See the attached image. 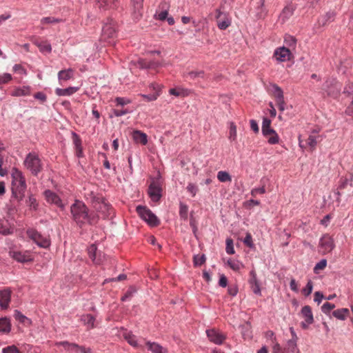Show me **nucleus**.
Returning a JSON list of instances; mask_svg holds the SVG:
<instances>
[{"mask_svg":"<svg viewBox=\"0 0 353 353\" xmlns=\"http://www.w3.org/2000/svg\"><path fill=\"white\" fill-rule=\"evenodd\" d=\"M70 212L73 220L80 228L85 224L94 225L98 222L99 216L94 212H90L88 208L81 201H75L70 207Z\"/></svg>","mask_w":353,"mask_h":353,"instance_id":"f257e3e1","label":"nucleus"},{"mask_svg":"<svg viewBox=\"0 0 353 353\" xmlns=\"http://www.w3.org/2000/svg\"><path fill=\"white\" fill-rule=\"evenodd\" d=\"M11 191L9 211L14 214L21 210V200L22 199V173L14 168L12 172Z\"/></svg>","mask_w":353,"mask_h":353,"instance_id":"f03ea898","label":"nucleus"},{"mask_svg":"<svg viewBox=\"0 0 353 353\" xmlns=\"http://www.w3.org/2000/svg\"><path fill=\"white\" fill-rule=\"evenodd\" d=\"M23 165L34 175L37 176L42 170V164L39 155L34 152H30L27 154Z\"/></svg>","mask_w":353,"mask_h":353,"instance_id":"7ed1b4c3","label":"nucleus"},{"mask_svg":"<svg viewBox=\"0 0 353 353\" xmlns=\"http://www.w3.org/2000/svg\"><path fill=\"white\" fill-rule=\"evenodd\" d=\"M93 208L99 212H101L104 218H108L112 213L113 209L111 205L106 202L102 196H94L92 199Z\"/></svg>","mask_w":353,"mask_h":353,"instance_id":"20e7f679","label":"nucleus"},{"mask_svg":"<svg viewBox=\"0 0 353 353\" xmlns=\"http://www.w3.org/2000/svg\"><path fill=\"white\" fill-rule=\"evenodd\" d=\"M136 210L139 216L150 226L156 227L160 224L157 216L146 206L138 205Z\"/></svg>","mask_w":353,"mask_h":353,"instance_id":"39448f33","label":"nucleus"},{"mask_svg":"<svg viewBox=\"0 0 353 353\" xmlns=\"http://www.w3.org/2000/svg\"><path fill=\"white\" fill-rule=\"evenodd\" d=\"M28 238L33 241L38 246L47 248L50 246V241L43 237L37 230L34 228H30L26 231Z\"/></svg>","mask_w":353,"mask_h":353,"instance_id":"423d86ee","label":"nucleus"},{"mask_svg":"<svg viewBox=\"0 0 353 353\" xmlns=\"http://www.w3.org/2000/svg\"><path fill=\"white\" fill-rule=\"evenodd\" d=\"M161 191L162 188L161 187V184L158 180H153L150 184L148 193L150 199L152 201L157 202L159 201L161 196Z\"/></svg>","mask_w":353,"mask_h":353,"instance_id":"0eeeda50","label":"nucleus"},{"mask_svg":"<svg viewBox=\"0 0 353 353\" xmlns=\"http://www.w3.org/2000/svg\"><path fill=\"white\" fill-rule=\"evenodd\" d=\"M301 314L305 320L301 323V327L305 330L308 327L309 325L314 323V317L311 307L310 305L303 306L301 310Z\"/></svg>","mask_w":353,"mask_h":353,"instance_id":"6e6552de","label":"nucleus"},{"mask_svg":"<svg viewBox=\"0 0 353 353\" xmlns=\"http://www.w3.org/2000/svg\"><path fill=\"white\" fill-rule=\"evenodd\" d=\"M320 252L323 254L330 252L334 248L333 239L329 234L323 235L320 239Z\"/></svg>","mask_w":353,"mask_h":353,"instance_id":"1a4fd4ad","label":"nucleus"},{"mask_svg":"<svg viewBox=\"0 0 353 353\" xmlns=\"http://www.w3.org/2000/svg\"><path fill=\"white\" fill-rule=\"evenodd\" d=\"M65 350H70L74 353H92V349L90 347H85L80 346L74 343H69L68 341H63L60 343Z\"/></svg>","mask_w":353,"mask_h":353,"instance_id":"9d476101","label":"nucleus"},{"mask_svg":"<svg viewBox=\"0 0 353 353\" xmlns=\"http://www.w3.org/2000/svg\"><path fill=\"white\" fill-rule=\"evenodd\" d=\"M43 195L48 203L54 204L61 209L64 208V205L63 204L61 199L55 192L50 190H46L44 191Z\"/></svg>","mask_w":353,"mask_h":353,"instance_id":"9b49d317","label":"nucleus"},{"mask_svg":"<svg viewBox=\"0 0 353 353\" xmlns=\"http://www.w3.org/2000/svg\"><path fill=\"white\" fill-rule=\"evenodd\" d=\"M250 278L248 281L250 288L254 294L256 295H261V291L260 288V283L256 277V273L254 270H252L250 272Z\"/></svg>","mask_w":353,"mask_h":353,"instance_id":"f8f14e48","label":"nucleus"},{"mask_svg":"<svg viewBox=\"0 0 353 353\" xmlns=\"http://www.w3.org/2000/svg\"><path fill=\"white\" fill-rule=\"evenodd\" d=\"M102 39H114L117 37V30L112 23H106L102 28Z\"/></svg>","mask_w":353,"mask_h":353,"instance_id":"ddd939ff","label":"nucleus"},{"mask_svg":"<svg viewBox=\"0 0 353 353\" xmlns=\"http://www.w3.org/2000/svg\"><path fill=\"white\" fill-rule=\"evenodd\" d=\"M265 0H252V5L256 10V17L258 19L265 17L267 11L264 7Z\"/></svg>","mask_w":353,"mask_h":353,"instance_id":"4468645a","label":"nucleus"},{"mask_svg":"<svg viewBox=\"0 0 353 353\" xmlns=\"http://www.w3.org/2000/svg\"><path fill=\"white\" fill-rule=\"evenodd\" d=\"M209 340L216 344L220 345L225 339V336L214 329L206 330Z\"/></svg>","mask_w":353,"mask_h":353,"instance_id":"2eb2a0df","label":"nucleus"},{"mask_svg":"<svg viewBox=\"0 0 353 353\" xmlns=\"http://www.w3.org/2000/svg\"><path fill=\"white\" fill-rule=\"evenodd\" d=\"M262 134L268 139V143L271 145L279 143V137L272 128L266 129L262 132Z\"/></svg>","mask_w":353,"mask_h":353,"instance_id":"dca6fc26","label":"nucleus"},{"mask_svg":"<svg viewBox=\"0 0 353 353\" xmlns=\"http://www.w3.org/2000/svg\"><path fill=\"white\" fill-rule=\"evenodd\" d=\"M11 298V292L8 289L0 291V306L1 309H7L9 306Z\"/></svg>","mask_w":353,"mask_h":353,"instance_id":"f3484780","label":"nucleus"},{"mask_svg":"<svg viewBox=\"0 0 353 353\" xmlns=\"http://www.w3.org/2000/svg\"><path fill=\"white\" fill-rule=\"evenodd\" d=\"M290 51L285 47L277 48L274 52V56L280 61H285L289 59Z\"/></svg>","mask_w":353,"mask_h":353,"instance_id":"a211bd4d","label":"nucleus"},{"mask_svg":"<svg viewBox=\"0 0 353 353\" xmlns=\"http://www.w3.org/2000/svg\"><path fill=\"white\" fill-rule=\"evenodd\" d=\"M294 10L295 8L293 5L290 4L286 6L279 15V19L282 21V23H284L293 14Z\"/></svg>","mask_w":353,"mask_h":353,"instance_id":"6ab92c4d","label":"nucleus"},{"mask_svg":"<svg viewBox=\"0 0 353 353\" xmlns=\"http://www.w3.org/2000/svg\"><path fill=\"white\" fill-rule=\"evenodd\" d=\"M335 13L334 12H327L325 14L321 16L318 19L319 26H325L334 20Z\"/></svg>","mask_w":353,"mask_h":353,"instance_id":"aec40b11","label":"nucleus"},{"mask_svg":"<svg viewBox=\"0 0 353 353\" xmlns=\"http://www.w3.org/2000/svg\"><path fill=\"white\" fill-rule=\"evenodd\" d=\"M135 142L145 145L148 143V137L145 133L140 130H134L132 134Z\"/></svg>","mask_w":353,"mask_h":353,"instance_id":"412c9836","label":"nucleus"},{"mask_svg":"<svg viewBox=\"0 0 353 353\" xmlns=\"http://www.w3.org/2000/svg\"><path fill=\"white\" fill-rule=\"evenodd\" d=\"M78 90V87H68L64 89L57 88L55 90V93L57 96H70L75 93Z\"/></svg>","mask_w":353,"mask_h":353,"instance_id":"4be33fe9","label":"nucleus"},{"mask_svg":"<svg viewBox=\"0 0 353 353\" xmlns=\"http://www.w3.org/2000/svg\"><path fill=\"white\" fill-rule=\"evenodd\" d=\"M145 345L148 350H150L152 353H165L166 352V350L157 343L148 341Z\"/></svg>","mask_w":353,"mask_h":353,"instance_id":"5701e85b","label":"nucleus"},{"mask_svg":"<svg viewBox=\"0 0 353 353\" xmlns=\"http://www.w3.org/2000/svg\"><path fill=\"white\" fill-rule=\"evenodd\" d=\"M349 314L350 311L347 308H341L332 312V316L341 321L345 320Z\"/></svg>","mask_w":353,"mask_h":353,"instance_id":"b1692460","label":"nucleus"},{"mask_svg":"<svg viewBox=\"0 0 353 353\" xmlns=\"http://www.w3.org/2000/svg\"><path fill=\"white\" fill-rule=\"evenodd\" d=\"M74 71L72 69L62 70L58 73V79L59 81H68L73 77Z\"/></svg>","mask_w":353,"mask_h":353,"instance_id":"393cba45","label":"nucleus"},{"mask_svg":"<svg viewBox=\"0 0 353 353\" xmlns=\"http://www.w3.org/2000/svg\"><path fill=\"white\" fill-rule=\"evenodd\" d=\"M72 135L73 143L75 145L76 150H77V155L79 157H81V154H82L81 140L79 136L77 133L72 132Z\"/></svg>","mask_w":353,"mask_h":353,"instance_id":"a878e982","label":"nucleus"},{"mask_svg":"<svg viewBox=\"0 0 353 353\" xmlns=\"http://www.w3.org/2000/svg\"><path fill=\"white\" fill-rule=\"evenodd\" d=\"M95 1L99 8L109 9L113 8L118 0H95Z\"/></svg>","mask_w":353,"mask_h":353,"instance_id":"bb28decb","label":"nucleus"},{"mask_svg":"<svg viewBox=\"0 0 353 353\" xmlns=\"http://www.w3.org/2000/svg\"><path fill=\"white\" fill-rule=\"evenodd\" d=\"M272 94L274 95L276 101L284 99L283 92L282 89L276 84H272Z\"/></svg>","mask_w":353,"mask_h":353,"instance_id":"cd10ccee","label":"nucleus"},{"mask_svg":"<svg viewBox=\"0 0 353 353\" xmlns=\"http://www.w3.org/2000/svg\"><path fill=\"white\" fill-rule=\"evenodd\" d=\"M133 7V11H132V17L134 20L138 21L139 20L143 14V4H139V3L137 4V6H132Z\"/></svg>","mask_w":353,"mask_h":353,"instance_id":"c85d7f7f","label":"nucleus"},{"mask_svg":"<svg viewBox=\"0 0 353 353\" xmlns=\"http://www.w3.org/2000/svg\"><path fill=\"white\" fill-rule=\"evenodd\" d=\"M10 330V321L7 318L0 319V332H9Z\"/></svg>","mask_w":353,"mask_h":353,"instance_id":"c756f323","label":"nucleus"},{"mask_svg":"<svg viewBox=\"0 0 353 353\" xmlns=\"http://www.w3.org/2000/svg\"><path fill=\"white\" fill-rule=\"evenodd\" d=\"M187 77L191 80H194L196 78L204 79L205 72L203 70L190 71L188 72Z\"/></svg>","mask_w":353,"mask_h":353,"instance_id":"7c9ffc66","label":"nucleus"},{"mask_svg":"<svg viewBox=\"0 0 353 353\" xmlns=\"http://www.w3.org/2000/svg\"><path fill=\"white\" fill-rule=\"evenodd\" d=\"M188 214V206L186 204H185L182 202H180V203H179L180 217L183 220H187Z\"/></svg>","mask_w":353,"mask_h":353,"instance_id":"2f4dec72","label":"nucleus"},{"mask_svg":"<svg viewBox=\"0 0 353 353\" xmlns=\"http://www.w3.org/2000/svg\"><path fill=\"white\" fill-rule=\"evenodd\" d=\"M205 261L206 257L204 254H203L201 256L196 254L193 256V263L195 267L202 265L203 264L205 263Z\"/></svg>","mask_w":353,"mask_h":353,"instance_id":"473e14b6","label":"nucleus"},{"mask_svg":"<svg viewBox=\"0 0 353 353\" xmlns=\"http://www.w3.org/2000/svg\"><path fill=\"white\" fill-rule=\"evenodd\" d=\"M97 251V248L96 245H94V244H92L88 248V252L89 257L92 260V261L96 262V263H97V261H96Z\"/></svg>","mask_w":353,"mask_h":353,"instance_id":"72a5a7b5","label":"nucleus"},{"mask_svg":"<svg viewBox=\"0 0 353 353\" xmlns=\"http://www.w3.org/2000/svg\"><path fill=\"white\" fill-rule=\"evenodd\" d=\"M217 179L221 182H227L231 181L230 175L225 171H219L217 174Z\"/></svg>","mask_w":353,"mask_h":353,"instance_id":"f704fd0d","label":"nucleus"},{"mask_svg":"<svg viewBox=\"0 0 353 353\" xmlns=\"http://www.w3.org/2000/svg\"><path fill=\"white\" fill-rule=\"evenodd\" d=\"M38 47L41 52L50 53L52 50L51 45L46 41L41 42Z\"/></svg>","mask_w":353,"mask_h":353,"instance_id":"c9c22d12","label":"nucleus"},{"mask_svg":"<svg viewBox=\"0 0 353 353\" xmlns=\"http://www.w3.org/2000/svg\"><path fill=\"white\" fill-rule=\"evenodd\" d=\"M313 283L311 280H309L306 284V286L302 290V293L305 296H308L312 292Z\"/></svg>","mask_w":353,"mask_h":353,"instance_id":"e433bc0d","label":"nucleus"},{"mask_svg":"<svg viewBox=\"0 0 353 353\" xmlns=\"http://www.w3.org/2000/svg\"><path fill=\"white\" fill-rule=\"evenodd\" d=\"M334 307V304L326 302L321 306V311L325 314H330L331 310Z\"/></svg>","mask_w":353,"mask_h":353,"instance_id":"4c0bfd02","label":"nucleus"},{"mask_svg":"<svg viewBox=\"0 0 353 353\" xmlns=\"http://www.w3.org/2000/svg\"><path fill=\"white\" fill-rule=\"evenodd\" d=\"M190 227L192 229V232H193L194 236L196 239H198V236H197V226H196V220H195L194 217L193 216L192 212L190 213Z\"/></svg>","mask_w":353,"mask_h":353,"instance_id":"58836bf2","label":"nucleus"},{"mask_svg":"<svg viewBox=\"0 0 353 353\" xmlns=\"http://www.w3.org/2000/svg\"><path fill=\"white\" fill-rule=\"evenodd\" d=\"M225 250L228 254H233L235 252L234 249V245H233V240L230 238H228L226 239Z\"/></svg>","mask_w":353,"mask_h":353,"instance_id":"ea45409f","label":"nucleus"},{"mask_svg":"<svg viewBox=\"0 0 353 353\" xmlns=\"http://www.w3.org/2000/svg\"><path fill=\"white\" fill-rule=\"evenodd\" d=\"M236 137V126L233 122H230V136L229 139L231 141H234Z\"/></svg>","mask_w":353,"mask_h":353,"instance_id":"a19ab883","label":"nucleus"},{"mask_svg":"<svg viewBox=\"0 0 353 353\" xmlns=\"http://www.w3.org/2000/svg\"><path fill=\"white\" fill-rule=\"evenodd\" d=\"M169 92L170 94L174 95L176 97L186 95V90H185L183 89H179V88H171L169 90Z\"/></svg>","mask_w":353,"mask_h":353,"instance_id":"79ce46f5","label":"nucleus"},{"mask_svg":"<svg viewBox=\"0 0 353 353\" xmlns=\"http://www.w3.org/2000/svg\"><path fill=\"white\" fill-rule=\"evenodd\" d=\"M327 265V260L323 259H321L319 263H317L314 268V272L315 273L318 272V270H323Z\"/></svg>","mask_w":353,"mask_h":353,"instance_id":"37998d69","label":"nucleus"},{"mask_svg":"<svg viewBox=\"0 0 353 353\" xmlns=\"http://www.w3.org/2000/svg\"><path fill=\"white\" fill-rule=\"evenodd\" d=\"M227 263L229 267L234 271H238L240 269V263L238 261H234L230 259L228 260Z\"/></svg>","mask_w":353,"mask_h":353,"instance_id":"c03bdc74","label":"nucleus"},{"mask_svg":"<svg viewBox=\"0 0 353 353\" xmlns=\"http://www.w3.org/2000/svg\"><path fill=\"white\" fill-rule=\"evenodd\" d=\"M12 79L11 74L9 73H3L0 74V87L5 83H8Z\"/></svg>","mask_w":353,"mask_h":353,"instance_id":"a18cd8bd","label":"nucleus"},{"mask_svg":"<svg viewBox=\"0 0 353 353\" xmlns=\"http://www.w3.org/2000/svg\"><path fill=\"white\" fill-rule=\"evenodd\" d=\"M35 99L39 100L41 103H45L47 101V96L42 92H38L33 95Z\"/></svg>","mask_w":353,"mask_h":353,"instance_id":"49530a36","label":"nucleus"},{"mask_svg":"<svg viewBox=\"0 0 353 353\" xmlns=\"http://www.w3.org/2000/svg\"><path fill=\"white\" fill-rule=\"evenodd\" d=\"M296 341L297 340L295 339H290L288 341V350L292 352H294L297 350V345H296Z\"/></svg>","mask_w":353,"mask_h":353,"instance_id":"de8ad7c7","label":"nucleus"},{"mask_svg":"<svg viewBox=\"0 0 353 353\" xmlns=\"http://www.w3.org/2000/svg\"><path fill=\"white\" fill-rule=\"evenodd\" d=\"M84 321L86 324L88 325H90V327L92 328L94 327V323L95 321V318L93 315L88 314L86 316H84Z\"/></svg>","mask_w":353,"mask_h":353,"instance_id":"09e8293b","label":"nucleus"},{"mask_svg":"<svg viewBox=\"0 0 353 353\" xmlns=\"http://www.w3.org/2000/svg\"><path fill=\"white\" fill-rule=\"evenodd\" d=\"M187 190L192 194V196H194L199 190L198 187L195 184L192 183H190L188 185Z\"/></svg>","mask_w":353,"mask_h":353,"instance_id":"8fccbe9b","label":"nucleus"},{"mask_svg":"<svg viewBox=\"0 0 353 353\" xmlns=\"http://www.w3.org/2000/svg\"><path fill=\"white\" fill-rule=\"evenodd\" d=\"M115 102L117 105L123 106L125 105H127L131 102L130 99H128L126 98L123 97H117L115 99Z\"/></svg>","mask_w":353,"mask_h":353,"instance_id":"3c124183","label":"nucleus"},{"mask_svg":"<svg viewBox=\"0 0 353 353\" xmlns=\"http://www.w3.org/2000/svg\"><path fill=\"white\" fill-rule=\"evenodd\" d=\"M239 292V288L236 285H230L228 288V293L232 296H235Z\"/></svg>","mask_w":353,"mask_h":353,"instance_id":"603ef678","label":"nucleus"},{"mask_svg":"<svg viewBox=\"0 0 353 353\" xmlns=\"http://www.w3.org/2000/svg\"><path fill=\"white\" fill-rule=\"evenodd\" d=\"M134 292H135V290L134 289V288H130L125 293V294L121 297V301H125L128 299L131 298Z\"/></svg>","mask_w":353,"mask_h":353,"instance_id":"864d4df0","label":"nucleus"},{"mask_svg":"<svg viewBox=\"0 0 353 353\" xmlns=\"http://www.w3.org/2000/svg\"><path fill=\"white\" fill-rule=\"evenodd\" d=\"M130 112H131V111L127 108L123 109V110L114 109L113 110V114H114L115 117H121V116L128 114Z\"/></svg>","mask_w":353,"mask_h":353,"instance_id":"5fc2aeb1","label":"nucleus"},{"mask_svg":"<svg viewBox=\"0 0 353 353\" xmlns=\"http://www.w3.org/2000/svg\"><path fill=\"white\" fill-rule=\"evenodd\" d=\"M3 353H20L19 350L14 345L8 346L3 349Z\"/></svg>","mask_w":353,"mask_h":353,"instance_id":"6e6d98bb","label":"nucleus"},{"mask_svg":"<svg viewBox=\"0 0 353 353\" xmlns=\"http://www.w3.org/2000/svg\"><path fill=\"white\" fill-rule=\"evenodd\" d=\"M271 128V120L267 117H263L261 131L263 132L266 129Z\"/></svg>","mask_w":353,"mask_h":353,"instance_id":"4d7b16f0","label":"nucleus"},{"mask_svg":"<svg viewBox=\"0 0 353 353\" xmlns=\"http://www.w3.org/2000/svg\"><path fill=\"white\" fill-rule=\"evenodd\" d=\"M28 203L31 210H37L38 203H37L35 198H34L32 196H30Z\"/></svg>","mask_w":353,"mask_h":353,"instance_id":"13d9d810","label":"nucleus"},{"mask_svg":"<svg viewBox=\"0 0 353 353\" xmlns=\"http://www.w3.org/2000/svg\"><path fill=\"white\" fill-rule=\"evenodd\" d=\"M243 243L249 248H252L254 246L252 238L250 233L246 234V236L243 240Z\"/></svg>","mask_w":353,"mask_h":353,"instance_id":"bf43d9fd","label":"nucleus"},{"mask_svg":"<svg viewBox=\"0 0 353 353\" xmlns=\"http://www.w3.org/2000/svg\"><path fill=\"white\" fill-rule=\"evenodd\" d=\"M138 65L141 69H150L149 61L143 59H139Z\"/></svg>","mask_w":353,"mask_h":353,"instance_id":"052dcab7","label":"nucleus"},{"mask_svg":"<svg viewBox=\"0 0 353 353\" xmlns=\"http://www.w3.org/2000/svg\"><path fill=\"white\" fill-rule=\"evenodd\" d=\"M265 192V189L263 186L261 188H254L253 190H252L251 195L252 196L255 197V196H256L257 194H264Z\"/></svg>","mask_w":353,"mask_h":353,"instance_id":"680f3d73","label":"nucleus"},{"mask_svg":"<svg viewBox=\"0 0 353 353\" xmlns=\"http://www.w3.org/2000/svg\"><path fill=\"white\" fill-rule=\"evenodd\" d=\"M307 143L312 148H314L317 144L316 137L315 136L310 135L307 140Z\"/></svg>","mask_w":353,"mask_h":353,"instance_id":"e2e57ef3","label":"nucleus"},{"mask_svg":"<svg viewBox=\"0 0 353 353\" xmlns=\"http://www.w3.org/2000/svg\"><path fill=\"white\" fill-rule=\"evenodd\" d=\"M125 339L128 341V343L130 344L132 346L135 347H139L138 343L135 340L134 336H126Z\"/></svg>","mask_w":353,"mask_h":353,"instance_id":"0e129e2a","label":"nucleus"},{"mask_svg":"<svg viewBox=\"0 0 353 353\" xmlns=\"http://www.w3.org/2000/svg\"><path fill=\"white\" fill-rule=\"evenodd\" d=\"M228 279L224 274H221L219 280V285L222 288H225L228 285Z\"/></svg>","mask_w":353,"mask_h":353,"instance_id":"69168bd1","label":"nucleus"},{"mask_svg":"<svg viewBox=\"0 0 353 353\" xmlns=\"http://www.w3.org/2000/svg\"><path fill=\"white\" fill-rule=\"evenodd\" d=\"M230 25V21L229 20H223L222 21L218 22V27L221 30H225Z\"/></svg>","mask_w":353,"mask_h":353,"instance_id":"338daca9","label":"nucleus"},{"mask_svg":"<svg viewBox=\"0 0 353 353\" xmlns=\"http://www.w3.org/2000/svg\"><path fill=\"white\" fill-rule=\"evenodd\" d=\"M158 94L153 93L149 94H141V97L147 101H152L157 99Z\"/></svg>","mask_w":353,"mask_h":353,"instance_id":"774afa93","label":"nucleus"}]
</instances>
